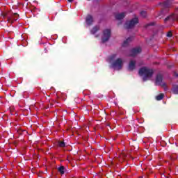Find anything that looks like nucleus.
I'll use <instances>...</instances> for the list:
<instances>
[{"instance_id": "nucleus-8", "label": "nucleus", "mask_w": 178, "mask_h": 178, "mask_svg": "<svg viewBox=\"0 0 178 178\" xmlns=\"http://www.w3.org/2000/svg\"><path fill=\"white\" fill-rule=\"evenodd\" d=\"M86 22L87 26H92V24L94 23V18L90 15H88L86 17Z\"/></svg>"}, {"instance_id": "nucleus-17", "label": "nucleus", "mask_w": 178, "mask_h": 178, "mask_svg": "<svg viewBox=\"0 0 178 178\" xmlns=\"http://www.w3.org/2000/svg\"><path fill=\"white\" fill-rule=\"evenodd\" d=\"M13 20L16 21V20H17V18H16V17H15L14 16H13L12 17H10V18L8 19V21H9V22H13Z\"/></svg>"}, {"instance_id": "nucleus-2", "label": "nucleus", "mask_w": 178, "mask_h": 178, "mask_svg": "<svg viewBox=\"0 0 178 178\" xmlns=\"http://www.w3.org/2000/svg\"><path fill=\"white\" fill-rule=\"evenodd\" d=\"M139 75L143 77V81H147V80H151L152 78L154 70L147 67H143L139 70Z\"/></svg>"}, {"instance_id": "nucleus-3", "label": "nucleus", "mask_w": 178, "mask_h": 178, "mask_svg": "<svg viewBox=\"0 0 178 178\" xmlns=\"http://www.w3.org/2000/svg\"><path fill=\"white\" fill-rule=\"evenodd\" d=\"M137 24H138V18L134 17L130 21H127L124 24V27L129 30L130 29H134Z\"/></svg>"}, {"instance_id": "nucleus-18", "label": "nucleus", "mask_w": 178, "mask_h": 178, "mask_svg": "<svg viewBox=\"0 0 178 178\" xmlns=\"http://www.w3.org/2000/svg\"><path fill=\"white\" fill-rule=\"evenodd\" d=\"M167 37H172V32H168L167 33Z\"/></svg>"}, {"instance_id": "nucleus-20", "label": "nucleus", "mask_w": 178, "mask_h": 178, "mask_svg": "<svg viewBox=\"0 0 178 178\" xmlns=\"http://www.w3.org/2000/svg\"><path fill=\"white\" fill-rule=\"evenodd\" d=\"M14 16H15V17H17V16H19V15H17V13H15Z\"/></svg>"}, {"instance_id": "nucleus-12", "label": "nucleus", "mask_w": 178, "mask_h": 178, "mask_svg": "<svg viewBox=\"0 0 178 178\" xmlns=\"http://www.w3.org/2000/svg\"><path fill=\"white\" fill-rule=\"evenodd\" d=\"M58 172H60V173L61 175H65V172L66 170V169L65 168L64 166H60L58 168Z\"/></svg>"}, {"instance_id": "nucleus-10", "label": "nucleus", "mask_w": 178, "mask_h": 178, "mask_svg": "<svg viewBox=\"0 0 178 178\" xmlns=\"http://www.w3.org/2000/svg\"><path fill=\"white\" fill-rule=\"evenodd\" d=\"M133 41V37L128 38L122 44V47H127Z\"/></svg>"}, {"instance_id": "nucleus-19", "label": "nucleus", "mask_w": 178, "mask_h": 178, "mask_svg": "<svg viewBox=\"0 0 178 178\" xmlns=\"http://www.w3.org/2000/svg\"><path fill=\"white\" fill-rule=\"evenodd\" d=\"M148 26H154V22L149 23L147 25V27H148Z\"/></svg>"}, {"instance_id": "nucleus-21", "label": "nucleus", "mask_w": 178, "mask_h": 178, "mask_svg": "<svg viewBox=\"0 0 178 178\" xmlns=\"http://www.w3.org/2000/svg\"><path fill=\"white\" fill-rule=\"evenodd\" d=\"M68 2H73L74 0H67Z\"/></svg>"}, {"instance_id": "nucleus-9", "label": "nucleus", "mask_w": 178, "mask_h": 178, "mask_svg": "<svg viewBox=\"0 0 178 178\" xmlns=\"http://www.w3.org/2000/svg\"><path fill=\"white\" fill-rule=\"evenodd\" d=\"M125 17H126V13H121L116 14L115 19L117 20H122V19H124Z\"/></svg>"}, {"instance_id": "nucleus-15", "label": "nucleus", "mask_w": 178, "mask_h": 178, "mask_svg": "<svg viewBox=\"0 0 178 178\" xmlns=\"http://www.w3.org/2000/svg\"><path fill=\"white\" fill-rule=\"evenodd\" d=\"M140 16H142V17H147V12L141 11L140 12Z\"/></svg>"}, {"instance_id": "nucleus-5", "label": "nucleus", "mask_w": 178, "mask_h": 178, "mask_svg": "<svg viewBox=\"0 0 178 178\" xmlns=\"http://www.w3.org/2000/svg\"><path fill=\"white\" fill-rule=\"evenodd\" d=\"M111 38V30L106 29L103 31V36L102 38V42H106Z\"/></svg>"}, {"instance_id": "nucleus-11", "label": "nucleus", "mask_w": 178, "mask_h": 178, "mask_svg": "<svg viewBox=\"0 0 178 178\" xmlns=\"http://www.w3.org/2000/svg\"><path fill=\"white\" fill-rule=\"evenodd\" d=\"M98 30H99V26H96L92 28V29L90 31V33L91 34H95Z\"/></svg>"}, {"instance_id": "nucleus-22", "label": "nucleus", "mask_w": 178, "mask_h": 178, "mask_svg": "<svg viewBox=\"0 0 178 178\" xmlns=\"http://www.w3.org/2000/svg\"><path fill=\"white\" fill-rule=\"evenodd\" d=\"M95 37H96V38H97V37H99V35H95Z\"/></svg>"}, {"instance_id": "nucleus-13", "label": "nucleus", "mask_w": 178, "mask_h": 178, "mask_svg": "<svg viewBox=\"0 0 178 178\" xmlns=\"http://www.w3.org/2000/svg\"><path fill=\"white\" fill-rule=\"evenodd\" d=\"M165 95H163V93H161L160 95H159L158 96L156 97V101H161V99H163V97Z\"/></svg>"}, {"instance_id": "nucleus-7", "label": "nucleus", "mask_w": 178, "mask_h": 178, "mask_svg": "<svg viewBox=\"0 0 178 178\" xmlns=\"http://www.w3.org/2000/svg\"><path fill=\"white\" fill-rule=\"evenodd\" d=\"M136 60H131L128 65V70H129L130 72L134 70V69H136Z\"/></svg>"}, {"instance_id": "nucleus-6", "label": "nucleus", "mask_w": 178, "mask_h": 178, "mask_svg": "<svg viewBox=\"0 0 178 178\" xmlns=\"http://www.w3.org/2000/svg\"><path fill=\"white\" fill-rule=\"evenodd\" d=\"M141 52V47H136L131 50L130 54L129 56H136V55H138Z\"/></svg>"}, {"instance_id": "nucleus-1", "label": "nucleus", "mask_w": 178, "mask_h": 178, "mask_svg": "<svg viewBox=\"0 0 178 178\" xmlns=\"http://www.w3.org/2000/svg\"><path fill=\"white\" fill-rule=\"evenodd\" d=\"M107 62L110 63V67L114 69V70H122L123 68V65L124 63V60L118 54H114L110 56Z\"/></svg>"}, {"instance_id": "nucleus-14", "label": "nucleus", "mask_w": 178, "mask_h": 178, "mask_svg": "<svg viewBox=\"0 0 178 178\" xmlns=\"http://www.w3.org/2000/svg\"><path fill=\"white\" fill-rule=\"evenodd\" d=\"M172 92L173 94H178V86H174L172 88Z\"/></svg>"}, {"instance_id": "nucleus-16", "label": "nucleus", "mask_w": 178, "mask_h": 178, "mask_svg": "<svg viewBox=\"0 0 178 178\" xmlns=\"http://www.w3.org/2000/svg\"><path fill=\"white\" fill-rule=\"evenodd\" d=\"M58 145H59V147H65L66 145L65 144V142L59 141Z\"/></svg>"}, {"instance_id": "nucleus-4", "label": "nucleus", "mask_w": 178, "mask_h": 178, "mask_svg": "<svg viewBox=\"0 0 178 178\" xmlns=\"http://www.w3.org/2000/svg\"><path fill=\"white\" fill-rule=\"evenodd\" d=\"M155 85L164 87L165 91L168 90V88L166 87V83L163 81V76L161 74H157V76H156Z\"/></svg>"}]
</instances>
